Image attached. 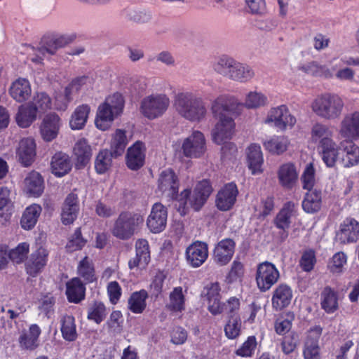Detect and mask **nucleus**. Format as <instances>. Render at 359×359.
<instances>
[{
	"mask_svg": "<svg viewBox=\"0 0 359 359\" xmlns=\"http://www.w3.org/2000/svg\"><path fill=\"white\" fill-rule=\"evenodd\" d=\"M237 104L236 100L229 95H221L211 104V111L216 121L212 130V137L214 142L222 144L221 153L224 158H229L237 151L236 144L228 141L234 133V114Z\"/></svg>",
	"mask_w": 359,
	"mask_h": 359,
	"instance_id": "nucleus-1",
	"label": "nucleus"
},
{
	"mask_svg": "<svg viewBox=\"0 0 359 359\" xmlns=\"http://www.w3.org/2000/svg\"><path fill=\"white\" fill-rule=\"evenodd\" d=\"M173 105L176 112L190 122L199 123L206 118L208 114L206 103L203 97L189 90L177 93Z\"/></svg>",
	"mask_w": 359,
	"mask_h": 359,
	"instance_id": "nucleus-2",
	"label": "nucleus"
},
{
	"mask_svg": "<svg viewBox=\"0 0 359 359\" xmlns=\"http://www.w3.org/2000/svg\"><path fill=\"white\" fill-rule=\"evenodd\" d=\"M344 108L343 99L335 93H323L311 103L312 111L320 118L329 121L339 119Z\"/></svg>",
	"mask_w": 359,
	"mask_h": 359,
	"instance_id": "nucleus-3",
	"label": "nucleus"
},
{
	"mask_svg": "<svg viewBox=\"0 0 359 359\" xmlns=\"http://www.w3.org/2000/svg\"><path fill=\"white\" fill-rule=\"evenodd\" d=\"M125 101L121 94L116 93L106 97L105 101L99 106L95 125L100 130H107L115 118L123 111Z\"/></svg>",
	"mask_w": 359,
	"mask_h": 359,
	"instance_id": "nucleus-4",
	"label": "nucleus"
},
{
	"mask_svg": "<svg viewBox=\"0 0 359 359\" xmlns=\"http://www.w3.org/2000/svg\"><path fill=\"white\" fill-rule=\"evenodd\" d=\"M143 222L144 218L140 214L123 211L114 221L111 233L118 239L128 240L135 233Z\"/></svg>",
	"mask_w": 359,
	"mask_h": 359,
	"instance_id": "nucleus-5",
	"label": "nucleus"
},
{
	"mask_svg": "<svg viewBox=\"0 0 359 359\" xmlns=\"http://www.w3.org/2000/svg\"><path fill=\"white\" fill-rule=\"evenodd\" d=\"M212 186L208 180H204L198 182L194 189H184L180 195V201L184 207H191L198 211L205 204L212 193Z\"/></svg>",
	"mask_w": 359,
	"mask_h": 359,
	"instance_id": "nucleus-6",
	"label": "nucleus"
},
{
	"mask_svg": "<svg viewBox=\"0 0 359 359\" xmlns=\"http://www.w3.org/2000/svg\"><path fill=\"white\" fill-rule=\"evenodd\" d=\"M170 105L169 97L163 93H156L143 98L140 104L141 113L149 119L161 116Z\"/></svg>",
	"mask_w": 359,
	"mask_h": 359,
	"instance_id": "nucleus-7",
	"label": "nucleus"
},
{
	"mask_svg": "<svg viewBox=\"0 0 359 359\" xmlns=\"http://www.w3.org/2000/svg\"><path fill=\"white\" fill-rule=\"evenodd\" d=\"M68 43L67 38L65 36H44L36 48L29 46L34 54L31 60L35 63H41L44 58L54 55L59 48L65 46Z\"/></svg>",
	"mask_w": 359,
	"mask_h": 359,
	"instance_id": "nucleus-8",
	"label": "nucleus"
},
{
	"mask_svg": "<svg viewBox=\"0 0 359 359\" xmlns=\"http://www.w3.org/2000/svg\"><path fill=\"white\" fill-rule=\"evenodd\" d=\"M280 272L277 267L269 262H264L257 265L255 280L258 289L262 292L269 290L279 280Z\"/></svg>",
	"mask_w": 359,
	"mask_h": 359,
	"instance_id": "nucleus-9",
	"label": "nucleus"
},
{
	"mask_svg": "<svg viewBox=\"0 0 359 359\" xmlns=\"http://www.w3.org/2000/svg\"><path fill=\"white\" fill-rule=\"evenodd\" d=\"M297 205L289 201L284 204L274 219L275 226L280 230L279 237L284 241L288 236V229L290 227L292 218L297 216Z\"/></svg>",
	"mask_w": 359,
	"mask_h": 359,
	"instance_id": "nucleus-10",
	"label": "nucleus"
},
{
	"mask_svg": "<svg viewBox=\"0 0 359 359\" xmlns=\"http://www.w3.org/2000/svg\"><path fill=\"white\" fill-rule=\"evenodd\" d=\"M264 123L285 130L287 127H292L296 123V118L290 114L285 105H280L269 111Z\"/></svg>",
	"mask_w": 359,
	"mask_h": 359,
	"instance_id": "nucleus-11",
	"label": "nucleus"
},
{
	"mask_svg": "<svg viewBox=\"0 0 359 359\" xmlns=\"http://www.w3.org/2000/svg\"><path fill=\"white\" fill-rule=\"evenodd\" d=\"M184 155L188 158H199L206 150L205 139L204 135L198 131H194L189 137L185 138L182 144Z\"/></svg>",
	"mask_w": 359,
	"mask_h": 359,
	"instance_id": "nucleus-12",
	"label": "nucleus"
},
{
	"mask_svg": "<svg viewBox=\"0 0 359 359\" xmlns=\"http://www.w3.org/2000/svg\"><path fill=\"white\" fill-rule=\"evenodd\" d=\"M323 328L319 325L311 327L304 343L303 356L304 359H320V348L319 339Z\"/></svg>",
	"mask_w": 359,
	"mask_h": 359,
	"instance_id": "nucleus-13",
	"label": "nucleus"
},
{
	"mask_svg": "<svg viewBox=\"0 0 359 359\" xmlns=\"http://www.w3.org/2000/svg\"><path fill=\"white\" fill-rule=\"evenodd\" d=\"M158 189L165 196L177 198L179 191V180L171 169L163 170L158 179Z\"/></svg>",
	"mask_w": 359,
	"mask_h": 359,
	"instance_id": "nucleus-14",
	"label": "nucleus"
},
{
	"mask_svg": "<svg viewBox=\"0 0 359 359\" xmlns=\"http://www.w3.org/2000/svg\"><path fill=\"white\" fill-rule=\"evenodd\" d=\"M359 238V222L354 218H346L341 223L336 240L341 244L355 243Z\"/></svg>",
	"mask_w": 359,
	"mask_h": 359,
	"instance_id": "nucleus-15",
	"label": "nucleus"
},
{
	"mask_svg": "<svg viewBox=\"0 0 359 359\" xmlns=\"http://www.w3.org/2000/svg\"><path fill=\"white\" fill-rule=\"evenodd\" d=\"M339 134L345 140H359V111L348 113L343 117Z\"/></svg>",
	"mask_w": 359,
	"mask_h": 359,
	"instance_id": "nucleus-16",
	"label": "nucleus"
},
{
	"mask_svg": "<svg viewBox=\"0 0 359 359\" xmlns=\"http://www.w3.org/2000/svg\"><path fill=\"white\" fill-rule=\"evenodd\" d=\"M48 259V250L40 247L28 257L25 262V271L27 274L32 277H36L39 274L46 265L47 264Z\"/></svg>",
	"mask_w": 359,
	"mask_h": 359,
	"instance_id": "nucleus-17",
	"label": "nucleus"
},
{
	"mask_svg": "<svg viewBox=\"0 0 359 359\" xmlns=\"http://www.w3.org/2000/svg\"><path fill=\"white\" fill-rule=\"evenodd\" d=\"M238 194V190L236 184L231 182L225 184L216 196V207L221 211L230 210L235 204Z\"/></svg>",
	"mask_w": 359,
	"mask_h": 359,
	"instance_id": "nucleus-18",
	"label": "nucleus"
},
{
	"mask_svg": "<svg viewBox=\"0 0 359 359\" xmlns=\"http://www.w3.org/2000/svg\"><path fill=\"white\" fill-rule=\"evenodd\" d=\"M167 217V208L161 203H156L147 218V225L151 232L160 233L165 228Z\"/></svg>",
	"mask_w": 359,
	"mask_h": 359,
	"instance_id": "nucleus-19",
	"label": "nucleus"
},
{
	"mask_svg": "<svg viewBox=\"0 0 359 359\" xmlns=\"http://www.w3.org/2000/svg\"><path fill=\"white\" fill-rule=\"evenodd\" d=\"M318 149L325 164L329 168L334 167L337 161L340 158L341 150L340 144L337 145L333 139H325L323 141L322 144L318 145Z\"/></svg>",
	"mask_w": 359,
	"mask_h": 359,
	"instance_id": "nucleus-20",
	"label": "nucleus"
},
{
	"mask_svg": "<svg viewBox=\"0 0 359 359\" xmlns=\"http://www.w3.org/2000/svg\"><path fill=\"white\" fill-rule=\"evenodd\" d=\"M340 161L345 168H351L359 163V147L353 140H344L340 142Z\"/></svg>",
	"mask_w": 359,
	"mask_h": 359,
	"instance_id": "nucleus-21",
	"label": "nucleus"
},
{
	"mask_svg": "<svg viewBox=\"0 0 359 359\" xmlns=\"http://www.w3.org/2000/svg\"><path fill=\"white\" fill-rule=\"evenodd\" d=\"M146 148L144 144L140 141L136 142L127 151L126 165L133 170H137L142 168L145 161Z\"/></svg>",
	"mask_w": 359,
	"mask_h": 359,
	"instance_id": "nucleus-22",
	"label": "nucleus"
},
{
	"mask_svg": "<svg viewBox=\"0 0 359 359\" xmlns=\"http://www.w3.org/2000/svg\"><path fill=\"white\" fill-rule=\"evenodd\" d=\"M208 256V245L205 243L195 242L189 245L186 250L187 260L193 267H198L203 264Z\"/></svg>",
	"mask_w": 359,
	"mask_h": 359,
	"instance_id": "nucleus-23",
	"label": "nucleus"
},
{
	"mask_svg": "<svg viewBox=\"0 0 359 359\" xmlns=\"http://www.w3.org/2000/svg\"><path fill=\"white\" fill-rule=\"evenodd\" d=\"M236 243L231 238L219 241L214 250V259L219 265H226L231 259L235 252Z\"/></svg>",
	"mask_w": 359,
	"mask_h": 359,
	"instance_id": "nucleus-24",
	"label": "nucleus"
},
{
	"mask_svg": "<svg viewBox=\"0 0 359 359\" xmlns=\"http://www.w3.org/2000/svg\"><path fill=\"white\" fill-rule=\"evenodd\" d=\"M280 185L285 189H292L298 180V172L296 166L292 163L280 165L277 172Z\"/></svg>",
	"mask_w": 359,
	"mask_h": 359,
	"instance_id": "nucleus-25",
	"label": "nucleus"
},
{
	"mask_svg": "<svg viewBox=\"0 0 359 359\" xmlns=\"http://www.w3.org/2000/svg\"><path fill=\"white\" fill-rule=\"evenodd\" d=\"M41 330L36 324H32L29 330H23L18 339L19 344L21 348L25 350L33 351L39 346V336Z\"/></svg>",
	"mask_w": 359,
	"mask_h": 359,
	"instance_id": "nucleus-26",
	"label": "nucleus"
},
{
	"mask_svg": "<svg viewBox=\"0 0 359 359\" xmlns=\"http://www.w3.org/2000/svg\"><path fill=\"white\" fill-rule=\"evenodd\" d=\"M135 250L136 256L129 261V268H144L150 261L148 241L145 239H138L135 243Z\"/></svg>",
	"mask_w": 359,
	"mask_h": 359,
	"instance_id": "nucleus-27",
	"label": "nucleus"
},
{
	"mask_svg": "<svg viewBox=\"0 0 359 359\" xmlns=\"http://www.w3.org/2000/svg\"><path fill=\"white\" fill-rule=\"evenodd\" d=\"M292 291L286 284H280L273 292L271 303L273 308L280 311L287 307L291 302Z\"/></svg>",
	"mask_w": 359,
	"mask_h": 359,
	"instance_id": "nucleus-28",
	"label": "nucleus"
},
{
	"mask_svg": "<svg viewBox=\"0 0 359 359\" xmlns=\"http://www.w3.org/2000/svg\"><path fill=\"white\" fill-rule=\"evenodd\" d=\"M60 128V118L55 114L46 115L41 125L40 131L43 139L50 142L55 139Z\"/></svg>",
	"mask_w": 359,
	"mask_h": 359,
	"instance_id": "nucleus-29",
	"label": "nucleus"
},
{
	"mask_svg": "<svg viewBox=\"0 0 359 359\" xmlns=\"http://www.w3.org/2000/svg\"><path fill=\"white\" fill-rule=\"evenodd\" d=\"M36 145L33 139H22L19 144L17 154L20 162L25 167L31 165L36 156Z\"/></svg>",
	"mask_w": 359,
	"mask_h": 359,
	"instance_id": "nucleus-30",
	"label": "nucleus"
},
{
	"mask_svg": "<svg viewBox=\"0 0 359 359\" xmlns=\"http://www.w3.org/2000/svg\"><path fill=\"white\" fill-rule=\"evenodd\" d=\"M229 79L245 83L250 81L255 76V73L253 68L245 64L235 60Z\"/></svg>",
	"mask_w": 359,
	"mask_h": 359,
	"instance_id": "nucleus-31",
	"label": "nucleus"
},
{
	"mask_svg": "<svg viewBox=\"0 0 359 359\" xmlns=\"http://www.w3.org/2000/svg\"><path fill=\"white\" fill-rule=\"evenodd\" d=\"M79 211L78 198L73 193L69 194L64 203L61 214L62 222L64 224H72L77 217Z\"/></svg>",
	"mask_w": 359,
	"mask_h": 359,
	"instance_id": "nucleus-32",
	"label": "nucleus"
},
{
	"mask_svg": "<svg viewBox=\"0 0 359 359\" xmlns=\"http://www.w3.org/2000/svg\"><path fill=\"white\" fill-rule=\"evenodd\" d=\"M52 173L56 177H62L72 169V163L68 155L65 153H56L51 159Z\"/></svg>",
	"mask_w": 359,
	"mask_h": 359,
	"instance_id": "nucleus-33",
	"label": "nucleus"
},
{
	"mask_svg": "<svg viewBox=\"0 0 359 359\" xmlns=\"http://www.w3.org/2000/svg\"><path fill=\"white\" fill-rule=\"evenodd\" d=\"M248 168L252 175H257L262 172L263 155L261 147L257 144H252L248 148Z\"/></svg>",
	"mask_w": 359,
	"mask_h": 359,
	"instance_id": "nucleus-34",
	"label": "nucleus"
},
{
	"mask_svg": "<svg viewBox=\"0 0 359 359\" xmlns=\"http://www.w3.org/2000/svg\"><path fill=\"white\" fill-rule=\"evenodd\" d=\"M86 287L79 278L66 283V295L69 302L78 304L85 297Z\"/></svg>",
	"mask_w": 359,
	"mask_h": 359,
	"instance_id": "nucleus-35",
	"label": "nucleus"
},
{
	"mask_svg": "<svg viewBox=\"0 0 359 359\" xmlns=\"http://www.w3.org/2000/svg\"><path fill=\"white\" fill-rule=\"evenodd\" d=\"M233 97L237 100L235 97ZM237 103V106L241 104L246 109H256L266 105L268 104V97L261 91L257 90H250L245 94L242 104H240L238 102Z\"/></svg>",
	"mask_w": 359,
	"mask_h": 359,
	"instance_id": "nucleus-36",
	"label": "nucleus"
},
{
	"mask_svg": "<svg viewBox=\"0 0 359 359\" xmlns=\"http://www.w3.org/2000/svg\"><path fill=\"white\" fill-rule=\"evenodd\" d=\"M130 140L127 131L123 129H116L111 135L110 151L114 157L122 155Z\"/></svg>",
	"mask_w": 359,
	"mask_h": 359,
	"instance_id": "nucleus-37",
	"label": "nucleus"
},
{
	"mask_svg": "<svg viewBox=\"0 0 359 359\" xmlns=\"http://www.w3.org/2000/svg\"><path fill=\"white\" fill-rule=\"evenodd\" d=\"M37 114L36 108L31 102L22 104L16 114V121L21 128H27L35 121Z\"/></svg>",
	"mask_w": 359,
	"mask_h": 359,
	"instance_id": "nucleus-38",
	"label": "nucleus"
},
{
	"mask_svg": "<svg viewBox=\"0 0 359 359\" xmlns=\"http://www.w3.org/2000/svg\"><path fill=\"white\" fill-rule=\"evenodd\" d=\"M74 154L76 157V167L82 168L90 161V145L86 138L79 140L74 147Z\"/></svg>",
	"mask_w": 359,
	"mask_h": 359,
	"instance_id": "nucleus-39",
	"label": "nucleus"
},
{
	"mask_svg": "<svg viewBox=\"0 0 359 359\" xmlns=\"http://www.w3.org/2000/svg\"><path fill=\"white\" fill-rule=\"evenodd\" d=\"M321 308L327 313H333L339 309L337 293L330 287H325L321 292Z\"/></svg>",
	"mask_w": 359,
	"mask_h": 359,
	"instance_id": "nucleus-40",
	"label": "nucleus"
},
{
	"mask_svg": "<svg viewBox=\"0 0 359 359\" xmlns=\"http://www.w3.org/2000/svg\"><path fill=\"white\" fill-rule=\"evenodd\" d=\"M11 97L18 102L26 100L31 94V87L28 80L19 79L14 81L10 88Z\"/></svg>",
	"mask_w": 359,
	"mask_h": 359,
	"instance_id": "nucleus-41",
	"label": "nucleus"
},
{
	"mask_svg": "<svg viewBox=\"0 0 359 359\" xmlns=\"http://www.w3.org/2000/svg\"><path fill=\"white\" fill-rule=\"evenodd\" d=\"M25 189L27 191L34 196H39L43 191L44 183L41 175L35 171H32L25 179Z\"/></svg>",
	"mask_w": 359,
	"mask_h": 359,
	"instance_id": "nucleus-42",
	"label": "nucleus"
},
{
	"mask_svg": "<svg viewBox=\"0 0 359 359\" xmlns=\"http://www.w3.org/2000/svg\"><path fill=\"white\" fill-rule=\"evenodd\" d=\"M147 298L148 293L144 290L134 292L128 300V309L133 313L140 314L143 313L147 306L146 300Z\"/></svg>",
	"mask_w": 359,
	"mask_h": 359,
	"instance_id": "nucleus-43",
	"label": "nucleus"
},
{
	"mask_svg": "<svg viewBox=\"0 0 359 359\" xmlns=\"http://www.w3.org/2000/svg\"><path fill=\"white\" fill-rule=\"evenodd\" d=\"M41 212L40 205L33 204L26 208L20 220L21 226L24 229H32L38 221V218Z\"/></svg>",
	"mask_w": 359,
	"mask_h": 359,
	"instance_id": "nucleus-44",
	"label": "nucleus"
},
{
	"mask_svg": "<svg viewBox=\"0 0 359 359\" xmlns=\"http://www.w3.org/2000/svg\"><path fill=\"white\" fill-rule=\"evenodd\" d=\"M321 208V192L309 191L302 201V208L307 213H315Z\"/></svg>",
	"mask_w": 359,
	"mask_h": 359,
	"instance_id": "nucleus-45",
	"label": "nucleus"
},
{
	"mask_svg": "<svg viewBox=\"0 0 359 359\" xmlns=\"http://www.w3.org/2000/svg\"><path fill=\"white\" fill-rule=\"evenodd\" d=\"M235 60L227 55H220L213 62L212 69L216 73L229 79Z\"/></svg>",
	"mask_w": 359,
	"mask_h": 359,
	"instance_id": "nucleus-46",
	"label": "nucleus"
},
{
	"mask_svg": "<svg viewBox=\"0 0 359 359\" xmlns=\"http://www.w3.org/2000/svg\"><path fill=\"white\" fill-rule=\"evenodd\" d=\"M289 140L285 136H274L264 142L266 150L272 154H280L285 151L289 145Z\"/></svg>",
	"mask_w": 359,
	"mask_h": 359,
	"instance_id": "nucleus-47",
	"label": "nucleus"
},
{
	"mask_svg": "<svg viewBox=\"0 0 359 359\" xmlns=\"http://www.w3.org/2000/svg\"><path fill=\"white\" fill-rule=\"evenodd\" d=\"M185 298L181 287H177L173 289L169 296V302L167 308L175 312H181L184 310Z\"/></svg>",
	"mask_w": 359,
	"mask_h": 359,
	"instance_id": "nucleus-48",
	"label": "nucleus"
},
{
	"mask_svg": "<svg viewBox=\"0 0 359 359\" xmlns=\"http://www.w3.org/2000/svg\"><path fill=\"white\" fill-rule=\"evenodd\" d=\"M90 109L88 105L77 107L72 116L70 126L73 130L81 129L86 124Z\"/></svg>",
	"mask_w": 359,
	"mask_h": 359,
	"instance_id": "nucleus-49",
	"label": "nucleus"
},
{
	"mask_svg": "<svg viewBox=\"0 0 359 359\" xmlns=\"http://www.w3.org/2000/svg\"><path fill=\"white\" fill-rule=\"evenodd\" d=\"M61 332L65 339L74 341L76 337L74 318L72 316H64L61 318Z\"/></svg>",
	"mask_w": 359,
	"mask_h": 359,
	"instance_id": "nucleus-50",
	"label": "nucleus"
},
{
	"mask_svg": "<svg viewBox=\"0 0 359 359\" xmlns=\"http://www.w3.org/2000/svg\"><path fill=\"white\" fill-rule=\"evenodd\" d=\"M311 135L313 141L319 142V145H320L324 140L332 139L333 132L327 126L317 123L313 126Z\"/></svg>",
	"mask_w": 359,
	"mask_h": 359,
	"instance_id": "nucleus-51",
	"label": "nucleus"
},
{
	"mask_svg": "<svg viewBox=\"0 0 359 359\" xmlns=\"http://www.w3.org/2000/svg\"><path fill=\"white\" fill-rule=\"evenodd\" d=\"M114 157L112 151L107 149L101 151L95 161V169L99 174L105 172L111 166L112 158Z\"/></svg>",
	"mask_w": 359,
	"mask_h": 359,
	"instance_id": "nucleus-52",
	"label": "nucleus"
},
{
	"mask_svg": "<svg viewBox=\"0 0 359 359\" xmlns=\"http://www.w3.org/2000/svg\"><path fill=\"white\" fill-rule=\"evenodd\" d=\"M241 319L238 315H231L224 326L225 335L228 339H234L241 334Z\"/></svg>",
	"mask_w": 359,
	"mask_h": 359,
	"instance_id": "nucleus-53",
	"label": "nucleus"
},
{
	"mask_svg": "<svg viewBox=\"0 0 359 359\" xmlns=\"http://www.w3.org/2000/svg\"><path fill=\"white\" fill-rule=\"evenodd\" d=\"M29 252V245L26 242L20 243L9 252V258L12 262L20 264L27 259Z\"/></svg>",
	"mask_w": 359,
	"mask_h": 359,
	"instance_id": "nucleus-54",
	"label": "nucleus"
},
{
	"mask_svg": "<svg viewBox=\"0 0 359 359\" xmlns=\"http://www.w3.org/2000/svg\"><path fill=\"white\" fill-rule=\"evenodd\" d=\"M316 252L312 249H307L302 252L299 260V266L305 272H311L316 264Z\"/></svg>",
	"mask_w": 359,
	"mask_h": 359,
	"instance_id": "nucleus-55",
	"label": "nucleus"
},
{
	"mask_svg": "<svg viewBox=\"0 0 359 359\" xmlns=\"http://www.w3.org/2000/svg\"><path fill=\"white\" fill-rule=\"evenodd\" d=\"M347 256L344 252L335 253L328 263V269L332 273H341L346 264Z\"/></svg>",
	"mask_w": 359,
	"mask_h": 359,
	"instance_id": "nucleus-56",
	"label": "nucleus"
},
{
	"mask_svg": "<svg viewBox=\"0 0 359 359\" xmlns=\"http://www.w3.org/2000/svg\"><path fill=\"white\" fill-rule=\"evenodd\" d=\"M125 12L129 20L137 23H147L152 18L151 13L146 10L127 9Z\"/></svg>",
	"mask_w": 359,
	"mask_h": 359,
	"instance_id": "nucleus-57",
	"label": "nucleus"
},
{
	"mask_svg": "<svg viewBox=\"0 0 359 359\" xmlns=\"http://www.w3.org/2000/svg\"><path fill=\"white\" fill-rule=\"evenodd\" d=\"M31 103L34 108H36L38 113H43L51 107V100L45 93H37Z\"/></svg>",
	"mask_w": 359,
	"mask_h": 359,
	"instance_id": "nucleus-58",
	"label": "nucleus"
},
{
	"mask_svg": "<svg viewBox=\"0 0 359 359\" xmlns=\"http://www.w3.org/2000/svg\"><path fill=\"white\" fill-rule=\"evenodd\" d=\"M315 169L312 163L305 168L301 177L303 189L311 191L316 183Z\"/></svg>",
	"mask_w": 359,
	"mask_h": 359,
	"instance_id": "nucleus-59",
	"label": "nucleus"
},
{
	"mask_svg": "<svg viewBox=\"0 0 359 359\" xmlns=\"http://www.w3.org/2000/svg\"><path fill=\"white\" fill-rule=\"evenodd\" d=\"M257 339L255 336H250L242 346L236 351V354L241 357H251L257 347Z\"/></svg>",
	"mask_w": 359,
	"mask_h": 359,
	"instance_id": "nucleus-60",
	"label": "nucleus"
},
{
	"mask_svg": "<svg viewBox=\"0 0 359 359\" xmlns=\"http://www.w3.org/2000/svg\"><path fill=\"white\" fill-rule=\"evenodd\" d=\"M107 316V311L102 302H95L91 305V320L100 324L106 318Z\"/></svg>",
	"mask_w": 359,
	"mask_h": 359,
	"instance_id": "nucleus-61",
	"label": "nucleus"
},
{
	"mask_svg": "<svg viewBox=\"0 0 359 359\" xmlns=\"http://www.w3.org/2000/svg\"><path fill=\"white\" fill-rule=\"evenodd\" d=\"M2 315L0 316L1 327L6 331H10L13 326V321L19 316L11 309L6 311L4 307L1 309Z\"/></svg>",
	"mask_w": 359,
	"mask_h": 359,
	"instance_id": "nucleus-62",
	"label": "nucleus"
},
{
	"mask_svg": "<svg viewBox=\"0 0 359 359\" xmlns=\"http://www.w3.org/2000/svg\"><path fill=\"white\" fill-rule=\"evenodd\" d=\"M308 73L316 76H324L330 78L332 76L330 69L325 65H321L316 62H313L308 65Z\"/></svg>",
	"mask_w": 359,
	"mask_h": 359,
	"instance_id": "nucleus-63",
	"label": "nucleus"
},
{
	"mask_svg": "<svg viewBox=\"0 0 359 359\" xmlns=\"http://www.w3.org/2000/svg\"><path fill=\"white\" fill-rule=\"evenodd\" d=\"M86 76L79 77L72 81L70 84H69L65 89V99L66 102H69L72 100L71 95L77 92L80 87L86 82L87 80Z\"/></svg>",
	"mask_w": 359,
	"mask_h": 359,
	"instance_id": "nucleus-64",
	"label": "nucleus"
}]
</instances>
